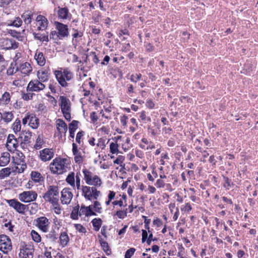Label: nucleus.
<instances>
[{
	"label": "nucleus",
	"instance_id": "412c9836",
	"mask_svg": "<svg viewBox=\"0 0 258 258\" xmlns=\"http://www.w3.org/2000/svg\"><path fill=\"white\" fill-rule=\"evenodd\" d=\"M56 128L59 134H66L68 130V127L65 122L61 119H57L56 120Z\"/></svg>",
	"mask_w": 258,
	"mask_h": 258
},
{
	"label": "nucleus",
	"instance_id": "4c0bfd02",
	"mask_svg": "<svg viewBox=\"0 0 258 258\" xmlns=\"http://www.w3.org/2000/svg\"><path fill=\"white\" fill-rule=\"evenodd\" d=\"M33 35L35 39L38 40L41 42L49 41L48 35H40V34L36 33H33Z\"/></svg>",
	"mask_w": 258,
	"mask_h": 258
},
{
	"label": "nucleus",
	"instance_id": "b1692460",
	"mask_svg": "<svg viewBox=\"0 0 258 258\" xmlns=\"http://www.w3.org/2000/svg\"><path fill=\"white\" fill-rule=\"evenodd\" d=\"M31 132L29 131H22L19 137L21 143L29 142L31 137Z\"/></svg>",
	"mask_w": 258,
	"mask_h": 258
},
{
	"label": "nucleus",
	"instance_id": "4be33fe9",
	"mask_svg": "<svg viewBox=\"0 0 258 258\" xmlns=\"http://www.w3.org/2000/svg\"><path fill=\"white\" fill-rule=\"evenodd\" d=\"M95 215V213L92 211V206H89L85 207V206H82L79 210V216L80 217L85 216H89L91 215Z\"/></svg>",
	"mask_w": 258,
	"mask_h": 258
},
{
	"label": "nucleus",
	"instance_id": "a211bd4d",
	"mask_svg": "<svg viewBox=\"0 0 258 258\" xmlns=\"http://www.w3.org/2000/svg\"><path fill=\"white\" fill-rule=\"evenodd\" d=\"M53 156L54 151L52 149L45 148L39 151V157L43 162L50 160Z\"/></svg>",
	"mask_w": 258,
	"mask_h": 258
},
{
	"label": "nucleus",
	"instance_id": "7ed1b4c3",
	"mask_svg": "<svg viewBox=\"0 0 258 258\" xmlns=\"http://www.w3.org/2000/svg\"><path fill=\"white\" fill-rule=\"evenodd\" d=\"M46 202L51 204H55L58 201L59 189L56 185H49L47 187V190L42 196Z\"/></svg>",
	"mask_w": 258,
	"mask_h": 258
},
{
	"label": "nucleus",
	"instance_id": "c9c22d12",
	"mask_svg": "<svg viewBox=\"0 0 258 258\" xmlns=\"http://www.w3.org/2000/svg\"><path fill=\"white\" fill-rule=\"evenodd\" d=\"M31 176L32 179L35 182H40L43 180L41 174L36 171H32Z\"/></svg>",
	"mask_w": 258,
	"mask_h": 258
},
{
	"label": "nucleus",
	"instance_id": "dca6fc26",
	"mask_svg": "<svg viewBox=\"0 0 258 258\" xmlns=\"http://www.w3.org/2000/svg\"><path fill=\"white\" fill-rule=\"evenodd\" d=\"M37 30L39 31L45 30L48 25L47 19L43 15H38L36 18Z\"/></svg>",
	"mask_w": 258,
	"mask_h": 258
},
{
	"label": "nucleus",
	"instance_id": "58836bf2",
	"mask_svg": "<svg viewBox=\"0 0 258 258\" xmlns=\"http://www.w3.org/2000/svg\"><path fill=\"white\" fill-rule=\"evenodd\" d=\"M11 173V169L10 168L7 167L3 168L0 170V178H5L10 175Z\"/></svg>",
	"mask_w": 258,
	"mask_h": 258
},
{
	"label": "nucleus",
	"instance_id": "72a5a7b5",
	"mask_svg": "<svg viewBox=\"0 0 258 258\" xmlns=\"http://www.w3.org/2000/svg\"><path fill=\"white\" fill-rule=\"evenodd\" d=\"M32 14L31 12H26L21 15L24 23L26 25H29L31 23L32 19Z\"/></svg>",
	"mask_w": 258,
	"mask_h": 258
},
{
	"label": "nucleus",
	"instance_id": "f257e3e1",
	"mask_svg": "<svg viewBox=\"0 0 258 258\" xmlns=\"http://www.w3.org/2000/svg\"><path fill=\"white\" fill-rule=\"evenodd\" d=\"M54 74L59 84L62 87L68 86V82L74 78L73 73L68 69L64 68L61 70H55Z\"/></svg>",
	"mask_w": 258,
	"mask_h": 258
},
{
	"label": "nucleus",
	"instance_id": "5fc2aeb1",
	"mask_svg": "<svg viewBox=\"0 0 258 258\" xmlns=\"http://www.w3.org/2000/svg\"><path fill=\"white\" fill-rule=\"evenodd\" d=\"M53 206L54 212L56 214H60L61 212V209L60 205L58 204V201H57L55 205L51 204Z\"/></svg>",
	"mask_w": 258,
	"mask_h": 258
},
{
	"label": "nucleus",
	"instance_id": "5701e85b",
	"mask_svg": "<svg viewBox=\"0 0 258 258\" xmlns=\"http://www.w3.org/2000/svg\"><path fill=\"white\" fill-rule=\"evenodd\" d=\"M20 71L21 74L24 75V76L28 75L32 71V68L28 62H25L21 64L18 67V71Z\"/></svg>",
	"mask_w": 258,
	"mask_h": 258
},
{
	"label": "nucleus",
	"instance_id": "f704fd0d",
	"mask_svg": "<svg viewBox=\"0 0 258 258\" xmlns=\"http://www.w3.org/2000/svg\"><path fill=\"white\" fill-rule=\"evenodd\" d=\"M66 182L72 187H75V174L74 172H70L66 178Z\"/></svg>",
	"mask_w": 258,
	"mask_h": 258
},
{
	"label": "nucleus",
	"instance_id": "f3484780",
	"mask_svg": "<svg viewBox=\"0 0 258 258\" xmlns=\"http://www.w3.org/2000/svg\"><path fill=\"white\" fill-rule=\"evenodd\" d=\"M61 202L62 204H69L73 198V194L69 188H64L61 192Z\"/></svg>",
	"mask_w": 258,
	"mask_h": 258
},
{
	"label": "nucleus",
	"instance_id": "aec40b11",
	"mask_svg": "<svg viewBox=\"0 0 258 258\" xmlns=\"http://www.w3.org/2000/svg\"><path fill=\"white\" fill-rule=\"evenodd\" d=\"M57 16L59 19L62 20L70 19L72 15L70 13L68 8H58L57 12Z\"/></svg>",
	"mask_w": 258,
	"mask_h": 258
},
{
	"label": "nucleus",
	"instance_id": "09e8293b",
	"mask_svg": "<svg viewBox=\"0 0 258 258\" xmlns=\"http://www.w3.org/2000/svg\"><path fill=\"white\" fill-rule=\"evenodd\" d=\"M22 98L26 101H28L29 100H31L33 99V96L34 95V93H25L22 92Z\"/></svg>",
	"mask_w": 258,
	"mask_h": 258
},
{
	"label": "nucleus",
	"instance_id": "49530a36",
	"mask_svg": "<svg viewBox=\"0 0 258 258\" xmlns=\"http://www.w3.org/2000/svg\"><path fill=\"white\" fill-rule=\"evenodd\" d=\"M46 106L43 103H39L35 106L36 111L40 113L46 112Z\"/></svg>",
	"mask_w": 258,
	"mask_h": 258
},
{
	"label": "nucleus",
	"instance_id": "ddd939ff",
	"mask_svg": "<svg viewBox=\"0 0 258 258\" xmlns=\"http://www.w3.org/2000/svg\"><path fill=\"white\" fill-rule=\"evenodd\" d=\"M19 143V138L17 139L14 135L10 134L7 138V148L10 151H14L18 147Z\"/></svg>",
	"mask_w": 258,
	"mask_h": 258
},
{
	"label": "nucleus",
	"instance_id": "052dcab7",
	"mask_svg": "<svg viewBox=\"0 0 258 258\" xmlns=\"http://www.w3.org/2000/svg\"><path fill=\"white\" fill-rule=\"evenodd\" d=\"M75 227L76 229L80 233H85L86 232V228L80 224H75Z\"/></svg>",
	"mask_w": 258,
	"mask_h": 258
},
{
	"label": "nucleus",
	"instance_id": "69168bd1",
	"mask_svg": "<svg viewBox=\"0 0 258 258\" xmlns=\"http://www.w3.org/2000/svg\"><path fill=\"white\" fill-rule=\"evenodd\" d=\"M124 160V157L122 156H119L114 161L113 163L114 164H119L121 165V164L123 163Z\"/></svg>",
	"mask_w": 258,
	"mask_h": 258
},
{
	"label": "nucleus",
	"instance_id": "a18cd8bd",
	"mask_svg": "<svg viewBox=\"0 0 258 258\" xmlns=\"http://www.w3.org/2000/svg\"><path fill=\"white\" fill-rule=\"evenodd\" d=\"M21 121L19 119H16L13 124V128L15 133L19 132L21 130Z\"/></svg>",
	"mask_w": 258,
	"mask_h": 258
},
{
	"label": "nucleus",
	"instance_id": "680f3d73",
	"mask_svg": "<svg viewBox=\"0 0 258 258\" xmlns=\"http://www.w3.org/2000/svg\"><path fill=\"white\" fill-rule=\"evenodd\" d=\"M135 248H131L128 249L125 253L124 257L125 258H131L132 255L134 254V253L135 252Z\"/></svg>",
	"mask_w": 258,
	"mask_h": 258
},
{
	"label": "nucleus",
	"instance_id": "f03ea898",
	"mask_svg": "<svg viewBox=\"0 0 258 258\" xmlns=\"http://www.w3.org/2000/svg\"><path fill=\"white\" fill-rule=\"evenodd\" d=\"M67 160L56 158L53 160L49 165L51 171L55 174H62L67 170Z\"/></svg>",
	"mask_w": 258,
	"mask_h": 258
},
{
	"label": "nucleus",
	"instance_id": "cd10ccee",
	"mask_svg": "<svg viewBox=\"0 0 258 258\" xmlns=\"http://www.w3.org/2000/svg\"><path fill=\"white\" fill-rule=\"evenodd\" d=\"M22 19L19 17L15 18L14 20H9L6 22L8 26L19 27L22 24Z\"/></svg>",
	"mask_w": 258,
	"mask_h": 258
},
{
	"label": "nucleus",
	"instance_id": "603ef678",
	"mask_svg": "<svg viewBox=\"0 0 258 258\" xmlns=\"http://www.w3.org/2000/svg\"><path fill=\"white\" fill-rule=\"evenodd\" d=\"M3 226L6 228L10 232H13L14 231L15 225L12 224L11 221L5 223Z\"/></svg>",
	"mask_w": 258,
	"mask_h": 258
},
{
	"label": "nucleus",
	"instance_id": "338daca9",
	"mask_svg": "<svg viewBox=\"0 0 258 258\" xmlns=\"http://www.w3.org/2000/svg\"><path fill=\"white\" fill-rule=\"evenodd\" d=\"M73 30L75 31V32L72 35L73 38H77L78 37H82L83 35V32L80 31L79 32L77 30L73 29Z\"/></svg>",
	"mask_w": 258,
	"mask_h": 258
},
{
	"label": "nucleus",
	"instance_id": "6ab92c4d",
	"mask_svg": "<svg viewBox=\"0 0 258 258\" xmlns=\"http://www.w3.org/2000/svg\"><path fill=\"white\" fill-rule=\"evenodd\" d=\"M2 43L4 49H16L18 47L19 43L12 39L4 38L2 40Z\"/></svg>",
	"mask_w": 258,
	"mask_h": 258
},
{
	"label": "nucleus",
	"instance_id": "6e6d98bb",
	"mask_svg": "<svg viewBox=\"0 0 258 258\" xmlns=\"http://www.w3.org/2000/svg\"><path fill=\"white\" fill-rule=\"evenodd\" d=\"M49 37L50 39H52L54 40H58L62 39L60 38V36H59L58 32L56 31H51L50 32Z\"/></svg>",
	"mask_w": 258,
	"mask_h": 258
},
{
	"label": "nucleus",
	"instance_id": "c03bdc74",
	"mask_svg": "<svg viewBox=\"0 0 258 258\" xmlns=\"http://www.w3.org/2000/svg\"><path fill=\"white\" fill-rule=\"evenodd\" d=\"M110 151L112 154H117L118 152V145L116 143L112 142L109 145Z\"/></svg>",
	"mask_w": 258,
	"mask_h": 258
},
{
	"label": "nucleus",
	"instance_id": "f8f14e48",
	"mask_svg": "<svg viewBox=\"0 0 258 258\" xmlns=\"http://www.w3.org/2000/svg\"><path fill=\"white\" fill-rule=\"evenodd\" d=\"M34 222L35 225L43 232H46L48 231L50 222L46 217H39L35 220Z\"/></svg>",
	"mask_w": 258,
	"mask_h": 258
},
{
	"label": "nucleus",
	"instance_id": "79ce46f5",
	"mask_svg": "<svg viewBox=\"0 0 258 258\" xmlns=\"http://www.w3.org/2000/svg\"><path fill=\"white\" fill-rule=\"evenodd\" d=\"M7 63L3 55L0 53V73L3 72L7 67Z\"/></svg>",
	"mask_w": 258,
	"mask_h": 258
},
{
	"label": "nucleus",
	"instance_id": "8fccbe9b",
	"mask_svg": "<svg viewBox=\"0 0 258 258\" xmlns=\"http://www.w3.org/2000/svg\"><path fill=\"white\" fill-rule=\"evenodd\" d=\"M127 209L125 210H119L117 211L114 216L116 215L118 218L120 219H124L127 216Z\"/></svg>",
	"mask_w": 258,
	"mask_h": 258
},
{
	"label": "nucleus",
	"instance_id": "37998d69",
	"mask_svg": "<svg viewBox=\"0 0 258 258\" xmlns=\"http://www.w3.org/2000/svg\"><path fill=\"white\" fill-rule=\"evenodd\" d=\"M32 239L36 242L38 243L41 241V238L40 235L35 231L32 230L31 232Z\"/></svg>",
	"mask_w": 258,
	"mask_h": 258
},
{
	"label": "nucleus",
	"instance_id": "6e6552de",
	"mask_svg": "<svg viewBox=\"0 0 258 258\" xmlns=\"http://www.w3.org/2000/svg\"><path fill=\"white\" fill-rule=\"evenodd\" d=\"M34 248L30 244H26L23 242L21 244L19 256L21 258H33Z\"/></svg>",
	"mask_w": 258,
	"mask_h": 258
},
{
	"label": "nucleus",
	"instance_id": "13d9d810",
	"mask_svg": "<svg viewBox=\"0 0 258 258\" xmlns=\"http://www.w3.org/2000/svg\"><path fill=\"white\" fill-rule=\"evenodd\" d=\"M79 215V210L77 207H75L71 214V218L73 219H77Z\"/></svg>",
	"mask_w": 258,
	"mask_h": 258
},
{
	"label": "nucleus",
	"instance_id": "a878e982",
	"mask_svg": "<svg viewBox=\"0 0 258 258\" xmlns=\"http://www.w3.org/2000/svg\"><path fill=\"white\" fill-rule=\"evenodd\" d=\"M59 244L62 247H66L69 242L70 238L67 234L65 231L61 232L59 235Z\"/></svg>",
	"mask_w": 258,
	"mask_h": 258
},
{
	"label": "nucleus",
	"instance_id": "2f4dec72",
	"mask_svg": "<svg viewBox=\"0 0 258 258\" xmlns=\"http://www.w3.org/2000/svg\"><path fill=\"white\" fill-rule=\"evenodd\" d=\"M79 121L77 120H73L69 125L70 137L73 139L75 137V133L78 127Z\"/></svg>",
	"mask_w": 258,
	"mask_h": 258
},
{
	"label": "nucleus",
	"instance_id": "4d7b16f0",
	"mask_svg": "<svg viewBox=\"0 0 258 258\" xmlns=\"http://www.w3.org/2000/svg\"><path fill=\"white\" fill-rule=\"evenodd\" d=\"M18 71V67H17L16 68L13 66V63H11V66L10 68L8 69L7 71V73L8 75H12L14 73H16Z\"/></svg>",
	"mask_w": 258,
	"mask_h": 258
},
{
	"label": "nucleus",
	"instance_id": "7c9ffc66",
	"mask_svg": "<svg viewBox=\"0 0 258 258\" xmlns=\"http://www.w3.org/2000/svg\"><path fill=\"white\" fill-rule=\"evenodd\" d=\"M11 95L9 92H5L0 98V105H6L11 101Z\"/></svg>",
	"mask_w": 258,
	"mask_h": 258
},
{
	"label": "nucleus",
	"instance_id": "20e7f679",
	"mask_svg": "<svg viewBox=\"0 0 258 258\" xmlns=\"http://www.w3.org/2000/svg\"><path fill=\"white\" fill-rule=\"evenodd\" d=\"M83 173L84 180L87 184L93 185L96 188L101 185L102 180L98 175L86 168L83 170Z\"/></svg>",
	"mask_w": 258,
	"mask_h": 258
},
{
	"label": "nucleus",
	"instance_id": "e433bc0d",
	"mask_svg": "<svg viewBox=\"0 0 258 258\" xmlns=\"http://www.w3.org/2000/svg\"><path fill=\"white\" fill-rule=\"evenodd\" d=\"M100 242L103 251L107 255H110L111 253V251L108 243L106 241H103L102 239L100 240Z\"/></svg>",
	"mask_w": 258,
	"mask_h": 258
},
{
	"label": "nucleus",
	"instance_id": "473e14b6",
	"mask_svg": "<svg viewBox=\"0 0 258 258\" xmlns=\"http://www.w3.org/2000/svg\"><path fill=\"white\" fill-rule=\"evenodd\" d=\"M14 117L12 112H5L3 114L1 113L0 118H1L6 122H9L12 121Z\"/></svg>",
	"mask_w": 258,
	"mask_h": 258
},
{
	"label": "nucleus",
	"instance_id": "4468645a",
	"mask_svg": "<svg viewBox=\"0 0 258 258\" xmlns=\"http://www.w3.org/2000/svg\"><path fill=\"white\" fill-rule=\"evenodd\" d=\"M7 203L19 213L23 214L26 210L27 206L21 203L16 199L7 200Z\"/></svg>",
	"mask_w": 258,
	"mask_h": 258
},
{
	"label": "nucleus",
	"instance_id": "3c124183",
	"mask_svg": "<svg viewBox=\"0 0 258 258\" xmlns=\"http://www.w3.org/2000/svg\"><path fill=\"white\" fill-rule=\"evenodd\" d=\"M43 143V140L42 138L40 137V136H38V138L36 139V143L34 145V148L36 150L40 149L42 147Z\"/></svg>",
	"mask_w": 258,
	"mask_h": 258
},
{
	"label": "nucleus",
	"instance_id": "0e129e2a",
	"mask_svg": "<svg viewBox=\"0 0 258 258\" xmlns=\"http://www.w3.org/2000/svg\"><path fill=\"white\" fill-rule=\"evenodd\" d=\"M93 208L94 211L100 213L101 210V204L98 201H95L94 202Z\"/></svg>",
	"mask_w": 258,
	"mask_h": 258
},
{
	"label": "nucleus",
	"instance_id": "774afa93",
	"mask_svg": "<svg viewBox=\"0 0 258 258\" xmlns=\"http://www.w3.org/2000/svg\"><path fill=\"white\" fill-rule=\"evenodd\" d=\"M155 185L158 188H162V187H164L165 186V184L164 182L162 180L159 179H158L156 181Z\"/></svg>",
	"mask_w": 258,
	"mask_h": 258
},
{
	"label": "nucleus",
	"instance_id": "9d476101",
	"mask_svg": "<svg viewBox=\"0 0 258 258\" xmlns=\"http://www.w3.org/2000/svg\"><path fill=\"white\" fill-rule=\"evenodd\" d=\"M37 198V194L33 190L25 191L19 195V200L24 203L35 201Z\"/></svg>",
	"mask_w": 258,
	"mask_h": 258
},
{
	"label": "nucleus",
	"instance_id": "a19ab883",
	"mask_svg": "<svg viewBox=\"0 0 258 258\" xmlns=\"http://www.w3.org/2000/svg\"><path fill=\"white\" fill-rule=\"evenodd\" d=\"M92 223L95 230L98 231L101 226V220L100 219H94L92 220Z\"/></svg>",
	"mask_w": 258,
	"mask_h": 258
},
{
	"label": "nucleus",
	"instance_id": "864d4df0",
	"mask_svg": "<svg viewBox=\"0 0 258 258\" xmlns=\"http://www.w3.org/2000/svg\"><path fill=\"white\" fill-rule=\"evenodd\" d=\"M141 77L142 75L140 73L133 74L131 76L130 80L134 83H137L141 79Z\"/></svg>",
	"mask_w": 258,
	"mask_h": 258
},
{
	"label": "nucleus",
	"instance_id": "c85d7f7f",
	"mask_svg": "<svg viewBox=\"0 0 258 258\" xmlns=\"http://www.w3.org/2000/svg\"><path fill=\"white\" fill-rule=\"evenodd\" d=\"M10 161V154L8 152L3 153L0 157V166H6Z\"/></svg>",
	"mask_w": 258,
	"mask_h": 258
},
{
	"label": "nucleus",
	"instance_id": "0eeeda50",
	"mask_svg": "<svg viewBox=\"0 0 258 258\" xmlns=\"http://www.w3.org/2000/svg\"><path fill=\"white\" fill-rule=\"evenodd\" d=\"M12 249V244L10 237L4 234L0 235V250L8 253Z\"/></svg>",
	"mask_w": 258,
	"mask_h": 258
},
{
	"label": "nucleus",
	"instance_id": "9b49d317",
	"mask_svg": "<svg viewBox=\"0 0 258 258\" xmlns=\"http://www.w3.org/2000/svg\"><path fill=\"white\" fill-rule=\"evenodd\" d=\"M45 86L37 79L31 80L28 83L26 90L27 92H39L43 90Z\"/></svg>",
	"mask_w": 258,
	"mask_h": 258
},
{
	"label": "nucleus",
	"instance_id": "bf43d9fd",
	"mask_svg": "<svg viewBox=\"0 0 258 258\" xmlns=\"http://www.w3.org/2000/svg\"><path fill=\"white\" fill-rule=\"evenodd\" d=\"M139 114H140L139 117H140V118H141V120H142L143 121L147 120L148 122H151V118L150 117H149V116H146L145 111H142Z\"/></svg>",
	"mask_w": 258,
	"mask_h": 258
},
{
	"label": "nucleus",
	"instance_id": "393cba45",
	"mask_svg": "<svg viewBox=\"0 0 258 258\" xmlns=\"http://www.w3.org/2000/svg\"><path fill=\"white\" fill-rule=\"evenodd\" d=\"M37 77L38 81L41 83L46 82L49 78L48 72L46 70H40L37 72Z\"/></svg>",
	"mask_w": 258,
	"mask_h": 258
},
{
	"label": "nucleus",
	"instance_id": "e2e57ef3",
	"mask_svg": "<svg viewBox=\"0 0 258 258\" xmlns=\"http://www.w3.org/2000/svg\"><path fill=\"white\" fill-rule=\"evenodd\" d=\"M127 119L128 117L125 115H123L120 116V123L124 128H125L126 127Z\"/></svg>",
	"mask_w": 258,
	"mask_h": 258
},
{
	"label": "nucleus",
	"instance_id": "2eb2a0df",
	"mask_svg": "<svg viewBox=\"0 0 258 258\" xmlns=\"http://www.w3.org/2000/svg\"><path fill=\"white\" fill-rule=\"evenodd\" d=\"M55 28L58 32L59 36L62 39L69 36V29L67 25L58 22H55Z\"/></svg>",
	"mask_w": 258,
	"mask_h": 258
},
{
	"label": "nucleus",
	"instance_id": "423d86ee",
	"mask_svg": "<svg viewBox=\"0 0 258 258\" xmlns=\"http://www.w3.org/2000/svg\"><path fill=\"white\" fill-rule=\"evenodd\" d=\"M59 101L61 112L66 119L70 121L71 118V102L68 98L63 96H60Z\"/></svg>",
	"mask_w": 258,
	"mask_h": 258
},
{
	"label": "nucleus",
	"instance_id": "bb28decb",
	"mask_svg": "<svg viewBox=\"0 0 258 258\" xmlns=\"http://www.w3.org/2000/svg\"><path fill=\"white\" fill-rule=\"evenodd\" d=\"M34 58L37 61V63L40 66H43L46 63L45 58L42 52L37 51L36 52Z\"/></svg>",
	"mask_w": 258,
	"mask_h": 258
},
{
	"label": "nucleus",
	"instance_id": "1a4fd4ad",
	"mask_svg": "<svg viewBox=\"0 0 258 258\" xmlns=\"http://www.w3.org/2000/svg\"><path fill=\"white\" fill-rule=\"evenodd\" d=\"M13 161L16 165V169L19 173H22L26 168L25 156L22 153L18 154V156L13 158Z\"/></svg>",
	"mask_w": 258,
	"mask_h": 258
},
{
	"label": "nucleus",
	"instance_id": "39448f33",
	"mask_svg": "<svg viewBox=\"0 0 258 258\" xmlns=\"http://www.w3.org/2000/svg\"><path fill=\"white\" fill-rule=\"evenodd\" d=\"M82 196L85 199L89 201L96 200L99 197L100 191L98 190L94 186H88L82 185L81 187Z\"/></svg>",
	"mask_w": 258,
	"mask_h": 258
},
{
	"label": "nucleus",
	"instance_id": "ea45409f",
	"mask_svg": "<svg viewBox=\"0 0 258 258\" xmlns=\"http://www.w3.org/2000/svg\"><path fill=\"white\" fill-rule=\"evenodd\" d=\"M223 180L224 182L223 184L224 187L227 190L229 189L232 185H233L231 180L224 176H223Z\"/></svg>",
	"mask_w": 258,
	"mask_h": 258
},
{
	"label": "nucleus",
	"instance_id": "de8ad7c7",
	"mask_svg": "<svg viewBox=\"0 0 258 258\" xmlns=\"http://www.w3.org/2000/svg\"><path fill=\"white\" fill-rule=\"evenodd\" d=\"M74 160L75 162L78 164H82L83 162L84 158L82 155V153H79L76 154H74Z\"/></svg>",
	"mask_w": 258,
	"mask_h": 258
},
{
	"label": "nucleus",
	"instance_id": "c756f323",
	"mask_svg": "<svg viewBox=\"0 0 258 258\" xmlns=\"http://www.w3.org/2000/svg\"><path fill=\"white\" fill-rule=\"evenodd\" d=\"M39 125V119L34 114H30L29 125L33 129H36Z\"/></svg>",
	"mask_w": 258,
	"mask_h": 258
}]
</instances>
